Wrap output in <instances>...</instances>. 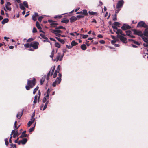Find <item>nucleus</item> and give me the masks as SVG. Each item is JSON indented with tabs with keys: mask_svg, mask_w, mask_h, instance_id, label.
Here are the masks:
<instances>
[{
	"mask_svg": "<svg viewBox=\"0 0 148 148\" xmlns=\"http://www.w3.org/2000/svg\"><path fill=\"white\" fill-rule=\"evenodd\" d=\"M35 79L33 78L32 80H28L27 85L25 86L26 89L27 90H29L30 88H32L35 84Z\"/></svg>",
	"mask_w": 148,
	"mask_h": 148,
	"instance_id": "nucleus-1",
	"label": "nucleus"
},
{
	"mask_svg": "<svg viewBox=\"0 0 148 148\" xmlns=\"http://www.w3.org/2000/svg\"><path fill=\"white\" fill-rule=\"evenodd\" d=\"M39 43L36 41H33L32 42L29 44L30 47H32L34 49H36L38 48V45Z\"/></svg>",
	"mask_w": 148,
	"mask_h": 148,
	"instance_id": "nucleus-2",
	"label": "nucleus"
},
{
	"mask_svg": "<svg viewBox=\"0 0 148 148\" xmlns=\"http://www.w3.org/2000/svg\"><path fill=\"white\" fill-rule=\"evenodd\" d=\"M123 36L117 35V37L119 38L123 43H126L127 42V39L126 38Z\"/></svg>",
	"mask_w": 148,
	"mask_h": 148,
	"instance_id": "nucleus-3",
	"label": "nucleus"
},
{
	"mask_svg": "<svg viewBox=\"0 0 148 148\" xmlns=\"http://www.w3.org/2000/svg\"><path fill=\"white\" fill-rule=\"evenodd\" d=\"M55 67L56 66H54L53 68H51V70L49 72L47 73L46 77V79L47 80H48L49 78L50 75V74L51 75H53L55 69Z\"/></svg>",
	"mask_w": 148,
	"mask_h": 148,
	"instance_id": "nucleus-4",
	"label": "nucleus"
},
{
	"mask_svg": "<svg viewBox=\"0 0 148 148\" xmlns=\"http://www.w3.org/2000/svg\"><path fill=\"white\" fill-rule=\"evenodd\" d=\"M137 27H143L146 28L147 27V26L144 21H141L138 23Z\"/></svg>",
	"mask_w": 148,
	"mask_h": 148,
	"instance_id": "nucleus-5",
	"label": "nucleus"
},
{
	"mask_svg": "<svg viewBox=\"0 0 148 148\" xmlns=\"http://www.w3.org/2000/svg\"><path fill=\"white\" fill-rule=\"evenodd\" d=\"M61 81V78L60 77H58L56 79V80L52 84V86L53 87H55L56 86V85L58 84H59Z\"/></svg>",
	"mask_w": 148,
	"mask_h": 148,
	"instance_id": "nucleus-6",
	"label": "nucleus"
},
{
	"mask_svg": "<svg viewBox=\"0 0 148 148\" xmlns=\"http://www.w3.org/2000/svg\"><path fill=\"white\" fill-rule=\"evenodd\" d=\"M133 31L134 34L139 36L141 37L143 36V34L142 31L136 29H134Z\"/></svg>",
	"mask_w": 148,
	"mask_h": 148,
	"instance_id": "nucleus-7",
	"label": "nucleus"
},
{
	"mask_svg": "<svg viewBox=\"0 0 148 148\" xmlns=\"http://www.w3.org/2000/svg\"><path fill=\"white\" fill-rule=\"evenodd\" d=\"M124 4V1L123 0H121L118 2L116 5V8L117 9L122 7Z\"/></svg>",
	"mask_w": 148,
	"mask_h": 148,
	"instance_id": "nucleus-8",
	"label": "nucleus"
},
{
	"mask_svg": "<svg viewBox=\"0 0 148 148\" xmlns=\"http://www.w3.org/2000/svg\"><path fill=\"white\" fill-rule=\"evenodd\" d=\"M131 27L127 24H124L121 27V28L123 30H126L130 29Z\"/></svg>",
	"mask_w": 148,
	"mask_h": 148,
	"instance_id": "nucleus-9",
	"label": "nucleus"
},
{
	"mask_svg": "<svg viewBox=\"0 0 148 148\" xmlns=\"http://www.w3.org/2000/svg\"><path fill=\"white\" fill-rule=\"evenodd\" d=\"M11 3L10 2H7L5 4V7L7 10L9 11H10L11 10V8L10 7Z\"/></svg>",
	"mask_w": 148,
	"mask_h": 148,
	"instance_id": "nucleus-10",
	"label": "nucleus"
},
{
	"mask_svg": "<svg viewBox=\"0 0 148 148\" xmlns=\"http://www.w3.org/2000/svg\"><path fill=\"white\" fill-rule=\"evenodd\" d=\"M116 33L117 34V35L125 36V34H123L122 30L120 29H118V28L117 31L116 32Z\"/></svg>",
	"mask_w": 148,
	"mask_h": 148,
	"instance_id": "nucleus-11",
	"label": "nucleus"
},
{
	"mask_svg": "<svg viewBox=\"0 0 148 148\" xmlns=\"http://www.w3.org/2000/svg\"><path fill=\"white\" fill-rule=\"evenodd\" d=\"M61 57V54L60 53H58L57 54V56H56V58L54 59H53V60L54 61H58V60H59L60 59V58Z\"/></svg>",
	"mask_w": 148,
	"mask_h": 148,
	"instance_id": "nucleus-12",
	"label": "nucleus"
},
{
	"mask_svg": "<svg viewBox=\"0 0 148 148\" xmlns=\"http://www.w3.org/2000/svg\"><path fill=\"white\" fill-rule=\"evenodd\" d=\"M36 27H37V28H38V29H39L40 30L39 31L40 32H42L43 33L44 32L41 30L42 28H41V27L40 26V25L38 21H37L36 22Z\"/></svg>",
	"mask_w": 148,
	"mask_h": 148,
	"instance_id": "nucleus-13",
	"label": "nucleus"
},
{
	"mask_svg": "<svg viewBox=\"0 0 148 148\" xmlns=\"http://www.w3.org/2000/svg\"><path fill=\"white\" fill-rule=\"evenodd\" d=\"M23 112V110H22L21 112H19L16 115V117L18 119H20L22 116Z\"/></svg>",
	"mask_w": 148,
	"mask_h": 148,
	"instance_id": "nucleus-14",
	"label": "nucleus"
},
{
	"mask_svg": "<svg viewBox=\"0 0 148 148\" xmlns=\"http://www.w3.org/2000/svg\"><path fill=\"white\" fill-rule=\"evenodd\" d=\"M35 120V118H31L30 119V121H29L27 123L28 127H30L31 125L34 122Z\"/></svg>",
	"mask_w": 148,
	"mask_h": 148,
	"instance_id": "nucleus-15",
	"label": "nucleus"
},
{
	"mask_svg": "<svg viewBox=\"0 0 148 148\" xmlns=\"http://www.w3.org/2000/svg\"><path fill=\"white\" fill-rule=\"evenodd\" d=\"M38 16V14L37 13L35 12L34 14L32 15V19L34 21L36 20V17Z\"/></svg>",
	"mask_w": 148,
	"mask_h": 148,
	"instance_id": "nucleus-16",
	"label": "nucleus"
},
{
	"mask_svg": "<svg viewBox=\"0 0 148 148\" xmlns=\"http://www.w3.org/2000/svg\"><path fill=\"white\" fill-rule=\"evenodd\" d=\"M46 75H45L40 80V84L41 85H42L43 84Z\"/></svg>",
	"mask_w": 148,
	"mask_h": 148,
	"instance_id": "nucleus-17",
	"label": "nucleus"
},
{
	"mask_svg": "<svg viewBox=\"0 0 148 148\" xmlns=\"http://www.w3.org/2000/svg\"><path fill=\"white\" fill-rule=\"evenodd\" d=\"M77 20V18L75 16H72L70 18V21L71 23H72L76 21Z\"/></svg>",
	"mask_w": 148,
	"mask_h": 148,
	"instance_id": "nucleus-18",
	"label": "nucleus"
},
{
	"mask_svg": "<svg viewBox=\"0 0 148 148\" xmlns=\"http://www.w3.org/2000/svg\"><path fill=\"white\" fill-rule=\"evenodd\" d=\"M58 25V23L55 21H54L53 23H51L50 25L52 27H54L56 28V26Z\"/></svg>",
	"mask_w": 148,
	"mask_h": 148,
	"instance_id": "nucleus-19",
	"label": "nucleus"
},
{
	"mask_svg": "<svg viewBox=\"0 0 148 148\" xmlns=\"http://www.w3.org/2000/svg\"><path fill=\"white\" fill-rule=\"evenodd\" d=\"M56 38L58 41H59L62 44H64V43L65 41L63 39H61L57 37H56Z\"/></svg>",
	"mask_w": 148,
	"mask_h": 148,
	"instance_id": "nucleus-20",
	"label": "nucleus"
},
{
	"mask_svg": "<svg viewBox=\"0 0 148 148\" xmlns=\"http://www.w3.org/2000/svg\"><path fill=\"white\" fill-rule=\"evenodd\" d=\"M143 34L145 36L148 37V31L147 28L143 32Z\"/></svg>",
	"mask_w": 148,
	"mask_h": 148,
	"instance_id": "nucleus-21",
	"label": "nucleus"
},
{
	"mask_svg": "<svg viewBox=\"0 0 148 148\" xmlns=\"http://www.w3.org/2000/svg\"><path fill=\"white\" fill-rule=\"evenodd\" d=\"M120 24V23L119 22H115L114 23L112 26H114V27H117L116 26H119Z\"/></svg>",
	"mask_w": 148,
	"mask_h": 148,
	"instance_id": "nucleus-22",
	"label": "nucleus"
},
{
	"mask_svg": "<svg viewBox=\"0 0 148 148\" xmlns=\"http://www.w3.org/2000/svg\"><path fill=\"white\" fill-rule=\"evenodd\" d=\"M9 21V20L8 18H5L1 22V23L3 24H4L5 23H7Z\"/></svg>",
	"mask_w": 148,
	"mask_h": 148,
	"instance_id": "nucleus-23",
	"label": "nucleus"
},
{
	"mask_svg": "<svg viewBox=\"0 0 148 148\" xmlns=\"http://www.w3.org/2000/svg\"><path fill=\"white\" fill-rule=\"evenodd\" d=\"M27 138H24L22 140H21V143L23 145H24L26 143L27 141Z\"/></svg>",
	"mask_w": 148,
	"mask_h": 148,
	"instance_id": "nucleus-24",
	"label": "nucleus"
},
{
	"mask_svg": "<svg viewBox=\"0 0 148 148\" xmlns=\"http://www.w3.org/2000/svg\"><path fill=\"white\" fill-rule=\"evenodd\" d=\"M129 40L130 41H133L134 43L137 45H140V43H139L137 41L134 40L132 39H129Z\"/></svg>",
	"mask_w": 148,
	"mask_h": 148,
	"instance_id": "nucleus-25",
	"label": "nucleus"
},
{
	"mask_svg": "<svg viewBox=\"0 0 148 148\" xmlns=\"http://www.w3.org/2000/svg\"><path fill=\"white\" fill-rule=\"evenodd\" d=\"M143 41L145 42H148V38L144 36H143L141 37Z\"/></svg>",
	"mask_w": 148,
	"mask_h": 148,
	"instance_id": "nucleus-26",
	"label": "nucleus"
},
{
	"mask_svg": "<svg viewBox=\"0 0 148 148\" xmlns=\"http://www.w3.org/2000/svg\"><path fill=\"white\" fill-rule=\"evenodd\" d=\"M50 90L49 88H48L47 90L46 93L47 95L46 96V97H47V98H49V96Z\"/></svg>",
	"mask_w": 148,
	"mask_h": 148,
	"instance_id": "nucleus-27",
	"label": "nucleus"
},
{
	"mask_svg": "<svg viewBox=\"0 0 148 148\" xmlns=\"http://www.w3.org/2000/svg\"><path fill=\"white\" fill-rule=\"evenodd\" d=\"M81 48L83 50H85L86 49V47L85 45L83 44L81 46Z\"/></svg>",
	"mask_w": 148,
	"mask_h": 148,
	"instance_id": "nucleus-28",
	"label": "nucleus"
},
{
	"mask_svg": "<svg viewBox=\"0 0 148 148\" xmlns=\"http://www.w3.org/2000/svg\"><path fill=\"white\" fill-rule=\"evenodd\" d=\"M82 14L84 15H88L87 11L86 10H83V12H82Z\"/></svg>",
	"mask_w": 148,
	"mask_h": 148,
	"instance_id": "nucleus-29",
	"label": "nucleus"
},
{
	"mask_svg": "<svg viewBox=\"0 0 148 148\" xmlns=\"http://www.w3.org/2000/svg\"><path fill=\"white\" fill-rule=\"evenodd\" d=\"M69 21V19H64L61 21V22L62 23H63L66 24L68 23Z\"/></svg>",
	"mask_w": 148,
	"mask_h": 148,
	"instance_id": "nucleus-30",
	"label": "nucleus"
},
{
	"mask_svg": "<svg viewBox=\"0 0 148 148\" xmlns=\"http://www.w3.org/2000/svg\"><path fill=\"white\" fill-rule=\"evenodd\" d=\"M56 29H64L65 30H66V29L65 27H63L62 26H59V27H56Z\"/></svg>",
	"mask_w": 148,
	"mask_h": 148,
	"instance_id": "nucleus-31",
	"label": "nucleus"
},
{
	"mask_svg": "<svg viewBox=\"0 0 148 148\" xmlns=\"http://www.w3.org/2000/svg\"><path fill=\"white\" fill-rule=\"evenodd\" d=\"M18 132L17 131H16L13 134V137L14 138H15L16 136H18Z\"/></svg>",
	"mask_w": 148,
	"mask_h": 148,
	"instance_id": "nucleus-32",
	"label": "nucleus"
},
{
	"mask_svg": "<svg viewBox=\"0 0 148 148\" xmlns=\"http://www.w3.org/2000/svg\"><path fill=\"white\" fill-rule=\"evenodd\" d=\"M40 36L42 37L45 40H48V38L45 36L43 34H40Z\"/></svg>",
	"mask_w": 148,
	"mask_h": 148,
	"instance_id": "nucleus-33",
	"label": "nucleus"
},
{
	"mask_svg": "<svg viewBox=\"0 0 148 148\" xmlns=\"http://www.w3.org/2000/svg\"><path fill=\"white\" fill-rule=\"evenodd\" d=\"M126 35L129 36L131 34L132 32L130 30H129L126 31Z\"/></svg>",
	"mask_w": 148,
	"mask_h": 148,
	"instance_id": "nucleus-34",
	"label": "nucleus"
},
{
	"mask_svg": "<svg viewBox=\"0 0 148 148\" xmlns=\"http://www.w3.org/2000/svg\"><path fill=\"white\" fill-rule=\"evenodd\" d=\"M78 43L77 42H75V41H72L71 43V45L72 46V47L73 46L76 45Z\"/></svg>",
	"mask_w": 148,
	"mask_h": 148,
	"instance_id": "nucleus-35",
	"label": "nucleus"
},
{
	"mask_svg": "<svg viewBox=\"0 0 148 148\" xmlns=\"http://www.w3.org/2000/svg\"><path fill=\"white\" fill-rule=\"evenodd\" d=\"M37 98L38 96L37 95H36L34 97V101L33 102L34 104L36 103L37 102Z\"/></svg>",
	"mask_w": 148,
	"mask_h": 148,
	"instance_id": "nucleus-36",
	"label": "nucleus"
},
{
	"mask_svg": "<svg viewBox=\"0 0 148 148\" xmlns=\"http://www.w3.org/2000/svg\"><path fill=\"white\" fill-rule=\"evenodd\" d=\"M20 6V8L22 10H25V8L23 6V4H21L19 5Z\"/></svg>",
	"mask_w": 148,
	"mask_h": 148,
	"instance_id": "nucleus-37",
	"label": "nucleus"
},
{
	"mask_svg": "<svg viewBox=\"0 0 148 148\" xmlns=\"http://www.w3.org/2000/svg\"><path fill=\"white\" fill-rule=\"evenodd\" d=\"M23 5L25 6L27 8H28V5L27 2L26 1H24L23 3Z\"/></svg>",
	"mask_w": 148,
	"mask_h": 148,
	"instance_id": "nucleus-38",
	"label": "nucleus"
},
{
	"mask_svg": "<svg viewBox=\"0 0 148 148\" xmlns=\"http://www.w3.org/2000/svg\"><path fill=\"white\" fill-rule=\"evenodd\" d=\"M84 16L83 15V14H80V15H77V17L79 18H83Z\"/></svg>",
	"mask_w": 148,
	"mask_h": 148,
	"instance_id": "nucleus-39",
	"label": "nucleus"
},
{
	"mask_svg": "<svg viewBox=\"0 0 148 148\" xmlns=\"http://www.w3.org/2000/svg\"><path fill=\"white\" fill-rule=\"evenodd\" d=\"M89 14L90 15H93L96 14H97V12H94L93 11H89L88 12Z\"/></svg>",
	"mask_w": 148,
	"mask_h": 148,
	"instance_id": "nucleus-40",
	"label": "nucleus"
},
{
	"mask_svg": "<svg viewBox=\"0 0 148 148\" xmlns=\"http://www.w3.org/2000/svg\"><path fill=\"white\" fill-rule=\"evenodd\" d=\"M61 66L60 65H58L57 67V69L55 71H57V72L59 73L60 71V69Z\"/></svg>",
	"mask_w": 148,
	"mask_h": 148,
	"instance_id": "nucleus-41",
	"label": "nucleus"
},
{
	"mask_svg": "<svg viewBox=\"0 0 148 148\" xmlns=\"http://www.w3.org/2000/svg\"><path fill=\"white\" fill-rule=\"evenodd\" d=\"M39 87L38 86H37L33 90V94H34L36 91L38 90Z\"/></svg>",
	"mask_w": 148,
	"mask_h": 148,
	"instance_id": "nucleus-42",
	"label": "nucleus"
},
{
	"mask_svg": "<svg viewBox=\"0 0 148 148\" xmlns=\"http://www.w3.org/2000/svg\"><path fill=\"white\" fill-rule=\"evenodd\" d=\"M55 46L56 47L59 48L60 47V44L58 42H56L55 43Z\"/></svg>",
	"mask_w": 148,
	"mask_h": 148,
	"instance_id": "nucleus-43",
	"label": "nucleus"
},
{
	"mask_svg": "<svg viewBox=\"0 0 148 148\" xmlns=\"http://www.w3.org/2000/svg\"><path fill=\"white\" fill-rule=\"evenodd\" d=\"M26 132V131H24L22 133V134L23 135V137H26L27 136V135L25 133Z\"/></svg>",
	"mask_w": 148,
	"mask_h": 148,
	"instance_id": "nucleus-44",
	"label": "nucleus"
},
{
	"mask_svg": "<svg viewBox=\"0 0 148 148\" xmlns=\"http://www.w3.org/2000/svg\"><path fill=\"white\" fill-rule=\"evenodd\" d=\"M57 73H58L57 71H55V72L53 75V78H55L57 75Z\"/></svg>",
	"mask_w": 148,
	"mask_h": 148,
	"instance_id": "nucleus-45",
	"label": "nucleus"
},
{
	"mask_svg": "<svg viewBox=\"0 0 148 148\" xmlns=\"http://www.w3.org/2000/svg\"><path fill=\"white\" fill-rule=\"evenodd\" d=\"M62 32L61 30H59V29H57V31H56V35H60V34H58L59 33H62Z\"/></svg>",
	"mask_w": 148,
	"mask_h": 148,
	"instance_id": "nucleus-46",
	"label": "nucleus"
},
{
	"mask_svg": "<svg viewBox=\"0 0 148 148\" xmlns=\"http://www.w3.org/2000/svg\"><path fill=\"white\" fill-rule=\"evenodd\" d=\"M54 50H53L51 53V54L50 55V57L52 59H53V56H54ZM53 59H52L53 60Z\"/></svg>",
	"mask_w": 148,
	"mask_h": 148,
	"instance_id": "nucleus-47",
	"label": "nucleus"
},
{
	"mask_svg": "<svg viewBox=\"0 0 148 148\" xmlns=\"http://www.w3.org/2000/svg\"><path fill=\"white\" fill-rule=\"evenodd\" d=\"M117 15L116 14L114 15L113 17V20L114 21H116L117 20Z\"/></svg>",
	"mask_w": 148,
	"mask_h": 148,
	"instance_id": "nucleus-48",
	"label": "nucleus"
},
{
	"mask_svg": "<svg viewBox=\"0 0 148 148\" xmlns=\"http://www.w3.org/2000/svg\"><path fill=\"white\" fill-rule=\"evenodd\" d=\"M48 98H47V97H44L42 100V102L43 103H45L46 102Z\"/></svg>",
	"mask_w": 148,
	"mask_h": 148,
	"instance_id": "nucleus-49",
	"label": "nucleus"
},
{
	"mask_svg": "<svg viewBox=\"0 0 148 148\" xmlns=\"http://www.w3.org/2000/svg\"><path fill=\"white\" fill-rule=\"evenodd\" d=\"M81 36H82V38L84 39H85L87 38L88 36V35H81Z\"/></svg>",
	"mask_w": 148,
	"mask_h": 148,
	"instance_id": "nucleus-50",
	"label": "nucleus"
},
{
	"mask_svg": "<svg viewBox=\"0 0 148 148\" xmlns=\"http://www.w3.org/2000/svg\"><path fill=\"white\" fill-rule=\"evenodd\" d=\"M34 130V127H32V128H31L29 130V132H30V133H31V132L32 131H33Z\"/></svg>",
	"mask_w": 148,
	"mask_h": 148,
	"instance_id": "nucleus-51",
	"label": "nucleus"
},
{
	"mask_svg": "<svg viewBox=\"0 0 148 148\" xmlns=\"http://www.w3.org/2000/svg\"><path fill=\"white\" fill-rule=\"evenodd\" d=\"M56 31H57V29H53L52 30L51 32L52 33L55 34L56 36H58V35L56 34Z\"/></svg>",
	"mask_w": 148,
	"mask_h": 148,
	"instance_id": "nucleus-52",
	"label": "nucleus"
},
{
	"mask_svg": "<svg viewBox=\"0 0 148 148\" xmlns=\"http://www.w3.org/2000/svg\"><path fill=\"white\" fill-rule=\"evenodd\" d=\"M112 27L114 31L116 32L117 31V27H114V26H112Z\"/></svg>",
	"mask_w": 148,
	"mask_h": 148,
	"instance_id": "nucleus-53",
	"label": "nucleus"
},
{
	"mask_svg": "<svg viewBox=\"0 0 148 148\" xmlns=\"http://www.w3.org/2000/svg\"><path fill=\"white\" fill-rule=\"evenodd\" d=\"M43 18V17L42 16H40L38 18V20L40 22H41V21L42 20V19Z\"/></svg>",
	"mask_w": 148,
	"mask_h": 148,
	"instance_id": "nucleus-54",
	"label": "nucleus"
},
{
	"mask_svg": "<svg viewBox=\"0 0 148 148\" xmlns=\"http://www.w3.org/2000/svg\"><path fill=\"white\" fill-rule=\"evenodd\" d=\"M24 46L26 48H28L29 47V45L28 43H26L24 44Z\"/></svg>",
	"mask_w": 148,
	"mask_h": 148,
	"instance_id": "nucleus-55",
	"label": "nucleus"
},
{
	"mask_svg": "<svg viewBox=\"0 0 148 148\" xmlns=\"http://www.w3.org/2000/svg\"><path fill=\"white\" fill-rule=\"evenodd\" d=\"M64 54L63 53L61 55V57L60 58V61H61L62 60V58H63V56H64Z\"/></svg>",
	"mask_w": 148,
	"mask_h": 148,
	"instance_id": "nucleus-56",
	"label": "nucleus"
},
{
	"mask_svg": "<svg viewBox=\"0 0 148 148\" xmlns=\"http://www.w3.org/2000/svg\"><path fill=\"white\" fill-rule=\"evenodd\" d=\"M37 30L36 28L34 27L33 29V32L34 33L36 32Z\"/></svg>",
	"mask_w": 148,
	"mask_h": 148,
	"instance_id": "nucleus-57",
	"label": "nucleus"
},
{
	"mask_svg": "<svg viewBox=\"0 0 148 148\" xmlns=\"http://www.w3.org/2000/svg\"><path fill=\"white\" fill-rule=\"evenodd\" d=\"M62 17V16L61 15H56L55 16V18H60Z\"/></svg>",
	"mask_w": 148,
	"mask_h": 148,
	"instance_id": "nucleus-58",
	"label": "nucleus"
},
{
	"mask_svg": "<svg viewBox=\"0 0 148 148\" xmlns=\"http://www.w3.org/2000/svg\"><path fill=\"white\" fill-rule=\"evenodd\" d=\"M47 104H46L45 103V105L44 106V108H43V110L44 111V110H45L47 108Z\"/></svg>",
	"mask_w": 148,
	"mask_h": 148,
	"instance_id": "nucleus-59",
	"label": "nucleus"
},
{
	"mask_svg": "<svg viewBox=\"0 0 148 148\" xmlns=\"http://www.w3.org/2000/svg\"><path fill=\"white\" fill-rule=\"evenodd\" d=\"M66 47L68 49H71L72 47V46L71 45H66Z\"/></svg>",
	"mask_w": 148,
	"mask_h": 148,
	"instance_id": "nucleus-60",
	"label": "nucleus"
},
{
	"mask_svg": "<svg viewBox=\"0 0 148 148\" xmlns=\"http://www.w3.org/2000/svg\"><path fill=\"white\" fill-rule=\"evenodd\" d=\"M143 45L145 47H148V42L146 43H143Z\"/></svg>",
	"mask_w": 148,
	"mask_h": 148,
	"instance_id": "nucleus-61",
	"label": "nucleus"
},
{
	"mask_svg": "<svg viewBox=\"0 0 148 148\" xmlns=\"http://www.w3.org/2000/svg\"><path fill=\"white\" fill-rule=\"evenodd\" d=\"M10 145L11 147H13V148L16 147V145L15 144H11Z\"/></svg>",
	"mask_w": 148,
	"mask_h": 148,
	"instance_id": "nucleus-62",
	"label": "nucleus"
},
{
	"mask_svg": "<svg viewBox=\"0 0 148 148\" xmlns=\"http://www.w3.org/2000/svg\"><path fill=\"white\" fill-rule=\"evenodd\" d=\"M1 14L2 15H4V11L3 10H1Z\"/></svg>",
	"mask_w": 148,
	"mask_h": 148,
	"instance_id": "nucleus-63",
	"label": "nucleus"
},
{
	"mask_svg": "<svg viewBox=\"0 0 148 148\" xmlns=\"http://www.w3.org/2000/svg\"><path fill=\"white\" fill-rule=\"evenodd\" d=\"M97 37L98 38H102L103 37V36L102 35H101V34H99L97 36Z\"/></svg>",
	"mask_w": 148,
	"mask_h": 148,
	"instance_id": "nucleus-64",
	"label": "nucleus"
}]
</instances>
